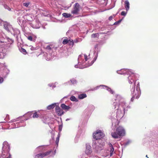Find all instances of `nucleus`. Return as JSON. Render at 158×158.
<instances>
[{
	"instance_id": "1",
	"label": "nucleus",
	"mask_w": 158,
	"mask_h": 158,
	"mask_svg": "<svg viewBox=\"0 0 158 158\" xmlns=\"http://www.w3.org/2000/svg\"><path fill=\"white\" fill-rule=\"evenodd\" d=\"M122 71L123 72H125L124 73H126L128 74H129L130 75L128 77L129 80V82L130 83L132 84L133 82H134V84L135 83V81H134V80L135 79V74L132 71L129 69H122ZM134 84L133 85H134Z\"/></svg>"
},
{
	"instance_id": "2",
	"label": "nucleus",
	"mask_w": 158,
	"mask_h": 158,
	"mask_svg": "<svg viewBox=\"0 0 158 158\" xmlns=\"http://www.w3.org/2000/svg\"><path fill=\"white\" fill-rule=\"evenodd\" d=\"M132 87L131 91L132 97L131 99V101L133 102L135 98L137 99L139 98V94L137 90L136 91H135V83L134 85H132Z\"/></svg>"
},
{
	"instance_id": "3",
	"label": "nucleus",
	"mask_w": 158,
	"mask_h": 158,
	"mask_svg": "<svg viewBox=\"0 0 158 158\" xmlns=\"http://www.w3.org/2000/svg\"><path fill=\"white\" fill-rule=\"evenodd\" d=\"M80 9V6L78 3H76L73 6V9L71 11V13L73 14H77Z\"/></svg>"
},
{
	"instance_id": "4",
	"label": "nucleus",
	"mask_w": 158,
	"mask_h": 158,
	"mask_svg": "<svg viewBox=\"0 0 158 158\" xmlns=\"http://www.w3.org/2000/svg\"><path fill=\"white\" fill-rule=\"evenodd\" d=\"M102 134L100 130L99 131L96 133H94L93 134V137L94 139L96 140L100 139L102 137Z\"/></svg>"
},
{
	"instance_id": "5",
	"label": "nucleus",
	"mask_w": 158,
	"mask_h": 158,
	"mask_svg": "<svg viewBox=\"0 0 158 158\" xmlns=\"http://www.w3.org/2000/svg\"><path fill=\"white\" fill-rule=\"evenodd\" d=\"M116 130L119 135L120 137L121 136H123L125 135V131L122 127H119L116 128Z\"/></svg>"
},
{
	"instance_id": "6",
	"label": "nucleus",
	"mask_w": 158,
	"mask_h": 158,
	"mask_svg": "<svg viewBox=\"0 0 158 158\" xmlns=\"http://www.w3.org/2000/svg\"><path fill=\"white\" fill-rule=\"evenodd\" d=\"M2 149L4 151L6 152L9 153L10 150V145L7 142H4L3 143Z\"/></svg>"
},
{
	"instance_id": "7",
	"label": "nucleus",
	"mask_w": 158,
	"mask_h": 158,
	"mask_svg": "<svg viewBox=\"0 0 158 158\" xmlns=\"http://www.w3.org/2000/svg\"><path fill=\"white\" fill-rule=\"evenodd\" d=\"M55 111L59 116H61L64 113L63 110L61 109L59 106H56V107Z\"/></svg>"
},
{
	"instance_id": "8",
	"label": "nucleus",
	"mask_w": 158,
	"mask_h": 158,
	"mask_svg": "<svg viewBox=\"0 0 158 158\" xmlns=\"http://www.w3.org/2000/svg\"><path fill=\"white\" fill-rule=\"evenodd\" d=\"M85 153L87 155L90 154L92 152L91 147L89 145H86V149L85 151Z\"/></svg>"
},
{
	"instance_id": "9",
	"label": "nucleus",
	"mask_w": 158,
	"mask_h": 158,
	"mask_svg": "<svg viewBox=\"0 0 158 158\" xmlns=\"http://www.w3.org/2000/svg\"><path fill=\"white\" fill-rule=\"evenodd\" d=\"M111 135L112 137L114 139L120 138L119 135L118 134V132H117L116 130L115 131L111 133Z\"/></svg>"
},
{
	"instance_id": "10",
	"label": "nucleus",
	"mask_w": 158,
	"mask_h": 158,
	"mask_svg": "<svg viewBox=\"0 0 158 158\" xmlns=\"http://www.w3.org/2000/svg\"><path fill=\"white\" fill-rule=\"evenodd\" d=\"M60 107L63 109L65 110H68L70 108V106H67L64 103L61 104Z\"/></svg>"
},
{
	"instance_id": "11",
	"label": "nucleus",
	"mask_w": 158,
	"mask_h": 158,
	"mask_svg": "<svg viewBox=\"0 0 158 158\" xmlns=\"http://www.w3.org/2000/svg\"><path fill=\"white\" fill-rule=\"evenodd\" d=\"M125 7L127 11H128L130 7V3L128 1L126 0L125 2Z\"/></svg>"
},
{
	"instance_id": "12",
	"label": "nucleus",
	"mask_w": 158,
	"mask_h": 158,
	"mask_svg": "<svg viewBox=\"0 0 158 158\" xmlns=\"http://www.w3.org/2000/svg\"><path fill=\"white\" fill-rule=\"evenodd\" d=\"M109 146L111 148L110 149V156H112V155L113 154V152L114 150V149L112 146V144L111 143H109Z\"/></svg>"
},
{
	"instance_id": "13",
	"label": "nucleus",
	"mask_w": 158,
	"mask_h": 158,
	"mask_svg": "<svg viewBox=\"0 0 158 158\" xmlns=\"http://www.w3.org/2000/svg\"><path fill=\"white\" fill-rule=\"evenodd\" d=\"M44 157L43 153L38 154L35 156V158H43Z\"/></svg>"
},
{
	"instance_id": "14",
	"label": "nucleus",
	"mask_w": 158,
	"mask_h": 158,
	"mask_svg": "<svg viewBox=\"0 0 158 158\" xmlns=\"http://www.w3.org/2000/svg\"><path fill=\"white\" fill-rule=\"evenodd\" d=\"M87 97L85 94H81L78 96V98L80 99H82Z\"/></svg>"
},
{
	"instance_id": "15",
	"label": "nucleus",
	"mask_w": 158,
	"mask_h": 158,
	"mask_svg": "<svg viewBox=\"0 0 158 158\" xmlns=\"http://www.w3.org/2000/svg\"><path fill=\"white\" fill-rule=\"evenodd\" d=\"M51 150L47 151L45 152H43L44 157L49 155L52 152Z\"/></svg>"
},
{
	"instance_id": "16",
	"label": "nucleus",
	"mask_w": 158,
	"mask_h": 158,
	"mask_svg": "<svg viewBox=\"0 0 158 158\" xmlns=\"http://www.w3.org/2000/svg\"><path fill=\"white\" fill-rule=\"evenodd\" d=\"M55 106V104H52L48 106L47 108L48 110H51L54 108Z\"/></svg>"
},
{
	"instance_id": "17",
	"label": "nucleus",
	"mask_w": 158,
	"mask_h": 158,
	"mask_svg": "<svg viewBox=\"0 0 158 158\" xmlns=\"http://www.w3.org/2000/svg\"><path fill=\"white\" fill-rule=\"evenodd\" d=\"M62 15L65 18H69L71 16V15L70 14H67L66 13H63L62 14Z\"/></svg>"
},
{
	"instance_id": "18",
	"label": "nucleus",
	"mask_w": 158,
	"mask_h": 158,
	"mask_svg": "<svg viewBox=\"0 0 158 158\" xmlns=\"http://www.w3.org/2000/svg\"><path fill=\"white\" fill-rule=\"evenodd\" d=\"M68 44H69V45L70 46H73L74 44L73 41V40L71 39H70L69 40V42Z\"/></svg>"
},
{
	"instance_id": "19",
	"label": "nucleus",
	"mask_w": 158,
	"mask_h": 158,
	"mask_svg": "<svg viewBox=\"0 0 158 158\" xmlns=\"http://www.w3.org/2000/svg\"><path fill=\"white\" fill-rule=\"evenodd\" d=\"M99 36V34L98 33H96L93 34L91 35L92 38H95L96 37H98Z\"/></svg>"
},
{
	"instance_id": "20",
	"label": "nucleus",
	"mask_w": 158,
	"mask_h": 158,
	"mask_svg": "<svg viewBox=\"0 0 158 158\" xmlns=\"http://www.w3.org/2000/svg\"><path fill=\"white\" fill-rule=\"evenodd\" d=\"M102 86H103L102 85ZM103 86H104L106 88V89L107 90H108L109 91H110V93L111 94H113V93H114V91L111 89V88H109L108 87H107V86H104L103 85Z\"/></svg>"
},
{
	"instance_id": "21",
	"label": "nucleus",
	"mask_w": 158,
	"mask_h": 158,
	"mask_svg": "<svg viewBox=\"0 0 158 158\" xmlns=\"http://www.w3.org/2000/svg\"><path fill=\"white\" fill-rule=\"evenodd\" d=\"M70 99L73 101L77 102L78 100L74 96H72L70 97Z\"/></svg>"
},
{
	"instance_id": "22",
	"label": "nucleus",
	"mask_w": 158,
	"mask_h": 158,
	"mask_svg": "<svg viewBox=\"0 0 158 158\" xmlns=\"http://www.w3.org/2000/svg\"><path fill=\"white\" fill-rule=\"evenodd\" d=\"M39 114H38L36 111H35L33 114L32 117L33 118H38L39 117Z\"/></svg>"
},
{
	"instance_id": "23",
	"label": "nucleus",
	"mask_w": 158,
	"mask_h": 158,
	"mask_svg": "<svg viewBox=\"0 0 158 158\" xmlns=\"http://www.w3.org/2000/svg\"><path fill=\"white\" fill-rule=\"evenodd\" d=\"M68 42L69 40L67 39H65L63 40L62 43L63 44L65 45L68 44Z\"/></svg>"
},
{
	"instance_id": "24",
	"label": "nucleus",
	"mask_w": 158,
	"mask_h": 158,
	"mask_svg": "<svg viewBox=\"0 0 158 158\" xmlns=\"http://www.w3.org/2000/svg\"><path fill=\"white\" fill-rule=\"evenodd\" d=\"M60 136V134H58V136H57V137L56 138V143L57 144V145H58Z\"/></svg>"
},
{
	"instance_id": "25",
	"label": "nucleus",
	"mask_w": 158,
	"mask_h": 158,
	"mask_svg": "<svg viewBox=\"0 0 158 158\" xmlns=\"http://www.w3.org/2000/svg\"><path fill=\"white\" fill-rule=\"evenodd\" d=\"M51 46V45H48L45 48L46 50H48L49 52H50L51 50H52Z\"/></svg>"
},
{
	"instance_id": "26",
	"label": "nucleus",
	"mask_w": 158,
	"mask_h": 158,
	"mask_svg": "<svg viewBox=\"0 0 158 158\" xmlns=\"http://www.w3.org/2000/svg\"><path fill=\"white\" fill-rule=\"evenodd\" d=\"M30 4V3L29 2H24L23 3V6L27 7L29 6Z\"/></svg>"
},
{
	"instance_id": "27",
	"label": "nucleus",
	"mask_w": 158,
	"mask_h": 158,
	"mask_svg": "<svg viewBox=\"0 0 158 158\" xmlns=\"http://www.w3.org/2000/svg\"><path fill=\"white\" fill-rule=\"evenodd\" d=\"M71 83L73 84H76L77 83L76 80L74 79H73L70 80Z\"/></svg>"
},
{
	"instance_id": "28",
	"label": "nucleus",
	"mask_w": 158,
	"mask_h": 158,
	"mask_svg": "<svg viewBox=\"0 0 158 158\" xmlns=\"http://www.w3.org/2000/svg\"><path fill=\"white\" fill-rule=\"evenodd\" d=\"M9 156L6 157L5 155H2L0 158H11V155L9 154Z\"/></svg>"
},
{
	"instance_id": "29",
	"label": "nucleus",
	"mask_w": 158,
	"mask_h": 158,
	"mask_svg": "<svg viewBox=\"0 0 158 158\" xmlns=\"http://www.w3.org/2000/svg\"><path fill=\"white\" fill-rule=\"evenodd\" d=\"M20 51L22 52H23V53H24V52H25V54L27 53V52L26 50L23 48H21Z\"/></svg>"
},
{
	"instance_id": "30",
	"label": "nucleus",
	"mask_w": 158,
	"mask_h": 158,
	"mask_svg": "<svg viewBox=\"0 0 158 158\" xmlns=\"http://www.w3.org/2000/svg\"><path fill=\"white\" fill-rule=\"evenodd\" d=\"M27 38V39L28 40H29L31 41H32L33 38L32 36H28Z\"/></svg>"
},
{
	"instance_id": "31",
	"label": "nucleus",
	"mask_w": 158,
	"mask_h": 158,
	"mask_svg": "<svg viewBox=\"0 0 158 158\" xmlns=\"http://www.w3.org/2000/svg\"><path fill=\"white\" fill-rule=\"evenodd\" d=\"M127 14L126 12H125L124 11H123L121 14V15L122 16H125Z\"/></svg>"
},
{
	"instance_id": "32",
	"label": "nucleus",
	"mask_w": 158,
	"mask_h": 158,
	"mask_svg": "<svg viewBox=\"0 0 158 158\" xmlns=\"http://www.w3.org/2000/svg\"><path fill=\"white\" fill-rule=\"evenodd\" d=\"M122 19H120L117 22H115V23H114V24H117L119 23H120L121 21H122Z\"/></svg>"
},
{
	"instance_id": "33",
	"label": "nucleus",
	"mask_w": 158,
	"mask_h": 158,
	"mask_svg": "<svg viewBox=\"0 0 158 158\" xmlns=\"http://www.w3.org/2000/svg\"><path fill=\"white\" fill-rule=\"evenodd\" d=\"M3 81V78L0 77V83H2Z\"/></svg>"
},
{
	"instance_id": "34",
	"label": "nucleus",
	"mask_w": 158,
	"mask_h": 158,
	"mask_svg": "<svg viewBox=\"0 0 158 158\" xmlns=\"http://www.w3.org/2000/svg\"><path fill=\"white\" fill-rule=\"evenodd\" d=\"M84 57L85 61L87 60V56L86 55H84Z\"/></svg>"
},
{
	"instance_id": "35",
	"label": "nucleus",
	"mask_w": 158,
	"mask_h": 158,
	"mask_svg": "<svg viewBox=\"0 0 158 158\" xmlns=\"http://www.w3.org/2000/svg\"><path fill=\"white\" fill-rule=\"evenodd\" d=\"M113 18V16H110L109 18V20H111Z\"/></svg>"
},
{
	"instance_id": "36",
	"label": "nucleus",
	"mask_w": 158,
	"mask_h": 158,
	"mask_svg": "<svg viewBox=\"0 0 158 158\" xmlns=\"http://www.w3.org/2000/svg\"><path fill=\"white\" fill-rule=\"evenodd\" d=\"M4 26L6 29H8L7 25V24H4Z\"/></svg>"
},
{
	"instance_id": "37",
	"label": "nucleus",
	"mask_w": 158,
	"mask_h": 158,
	"mask_svg": "<svg viewBox=\"0 0 158 158\" xmlns=\"http://www.w3.org/2000/svg\"><path fill=\"white\" fill-rule=\"evenodd\" d=\"M31 49L32 50H33L34 49H35V48H34V47H31Z\"/></svg>"
},
{
	"instance_id": "38",
	"label": "nucleus",
	"mask_w": 158,
	"mask_h": 158,
	"mask_svg": "<svg viewBox=\"0 0 158 158\" xmlns=\"http://www.w3.org/2000/svg\"><path fill=\"white\" fill-rule=\"evenodd\" d=\"M59 129H60V130H61V129H61V128H60V127H59Z\"/></svg>"
},
{
	"instance_id": "39",
	"label": "nucleus",
	"mask_w": 158,
	"mask_h": 158,
	"mask_svg": "<svg viewBox=\"0 0 158 158\" xmlns=\"http://www.w3.org/2000/svg\"><path fill=\"white\" fill-rule=\"evenodd\" d=\"M59 129H60V130H61V129H61V128H60V127H59Z\"/></svg>"
},
{
	"instance_id": "40",
	"label": "nucleus",
	"mask_w": 158,
	"mask_h": 158,
	"mask_svg": "<svg viewBox=\"0 0 158 158\" xmlns=\"http://www.w3.org/2000/svg\"><path fill=\"white\" fill-rule=\"evenodd\" d=\"M92 64H93V63L94 62H93V61H92Z\"/></svg>"
},
{
	"instance_id": "41",
	"label": "nucleus",
	"mask_w": 158,
	"mask_h": 158,
	"mask_svg": "<svg viewBox=\"0 0 158 158\" xmlns=\"http://www.w3.org/2000/svg\"><path fill=\"white\" fill-rule=\"evenodd\" d=\"M146 156V157L148 158V155H147Z\"/></svg>"
}]
</instances>
